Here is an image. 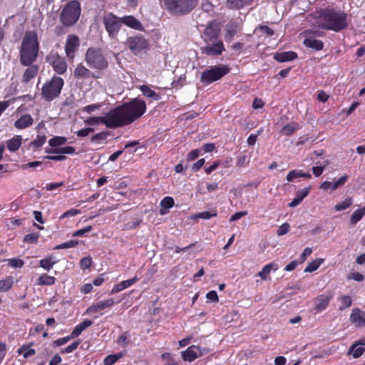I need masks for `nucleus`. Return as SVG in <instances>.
<instances>
[{"label": "nucleus", "instance_id": "nucleus-47", "mask_svg": "<svg viewBox=\"0 0 365 365\" xmlns=\"http://www.w3.org/2000/svg\"><path fill=\"white\" fill-rule=\"evenodd\" d=\"M256 31L262 34L266 35L267 36H272L274 34V31L272 29L266 25H260Z\"/></svg>", "mask_w": 365, "mask_h": 365}, {"label": "nucleus", "instance_id": "nucleus-44", "mask_svg": "<svg viewBox=\"0 0 365 365\" xmlns=\"http://www.w3.org/2000/svg\"><path fill=\"white\" fill-rule=\"evenodd\" d=\"M123 356V354L122 353L108 355L104 359L103 363L105 365H113Z\"/></svg>", "mask_w": 365, "mask_h": 365}, {"label": "nucleus", "instance_id": "nucleus-35", "mask_svg": "<svg viewBox=\"0 0 365 365\" xmlns=\"http://www.w3.org/2000/svg\"><path fill=\"white\" fill-rule=\"evenodd\" d=\"M365 215V206L356 210L350 217V224L351 225H355L358 222H359L363 217Z\"/></svg>", "mask_w": 365, "mask_h": 365}, {"label": "nucleus", "instance_id": "nucleus-14", "mask_svg": "<svg viewBox=\"0 0 365 365\" xmlns=\"http://www.w3.org/2000/svg\"><path fill=\"white\" fill-rule=\"evenodd\" d=\"M225 50L223 42L221 40L210 42L207 43V46L201 48L202 53L213 56L221 55Z\"/></svg>", "mask_w": 365, "mask_h": 365}, {"label": "nucleus", "instance_id": "nucleus-58", "mask_svg": "<svg viewBox=\"0 0 365 365\" xmlns=\"http://www.w3.org/2000/svg\"><path fill=\"white\" fill-rule=\"evenodd\" d=\"M95 131L94 128L92 127L84 128L76 132V135L78 137L83 138L88 136L90 133H92Z\"/></svg>", "mask_w": 365, "mask_h": 365}, {"label": "nucleus", "instance_id": "nucleus-42", "mask_svg": "<svg viewBox=\"0 0 365 365\" xmlns=\"http://www.w3.org/2000/svg\"><path fill=\"white\" fill-rule=\"evenodd\" d=\"M352 205V198L351 197H347L344 201L337 203L334 206V209L336 211H342L348 207H349Z\"/></svg>", "mask_w": 365, "mask_h": 365}, {"label": "nucleus", "instance_id": "nucleus-27", "mask_svg": "<svg viewBox=\"0 0 365 365\" xmlns=\"http://www.w3.org/2000/svg\"><path fill=\"white\" fill-rule=\"evenodd\" d=\"M137 281H138V278L136 277H135L132 279H128V280L122 281L113 287V288L110 291V294L119 292L130 287L134 283H135Z\"/></svg>", "mask_w": 365, "mask_h": 365}, {"label": "nucleus", "instance_id": "nucleus-33", "mask_svg": "<svg viewBox=\"0 0 365 365\" xmlns=\"http://www.w3.org/2000/svg\"><path fill=\"white\" fill-rule=\"evenodd\" d=\"M110 133L108 131H102L93 135L90 139V142L96 144L105 143Z\"/></svg>", "mask_w": 365, "mask_h": 365}, {"label": "nucleus", "instance_id": "nucleus-29", "mask_svg": "<svg viewBox=\"0 0 365 365\" xmlns=\"http://www.w3.org/2000/svg\"><path fill=\"white\" fill-rule=\"evenodd\" d=\"M22 138L21 135H15L6 141L7 149L10 152H15L19 149L21 145Z\"/></svg>", "mask_w": 365, "mask_h": 365}, {"label": "nucleus", "instance_id": "nucleus-30", "mask_svg": "<svg viewBox=\"0 0 365 365\" xmlns=\"http://www.w3.org/2000/svg\"><path fill=\"white\" fill-rule=\"evenodd\" d=\"M253 0H227V4L230 9H240L250 5Z\"/></svg>", "mask_w": 365, "mask_h": 365}, {"label": "nucleus", "instance_id": "nucleus-54", "mask_svg": "<svg viewBox=\"0 0 365 365\" xmlns=\"http://www.w3.org/2000/svg\"><path fill=\"white\" fill-rule=\"evenodd\" d=\"M217 215V212L216 210H212L211 212L205 211V212H199L198 214L195 215V217L207 220L211 217H216Z\"/></svg>", "mask_w": 365, "mask_h": 365}, {"label": "nucleus", "instance_id": "nucleus-26", "mask_svg": "<svg viewBox=\"0 0 365 365\" xmlns=\"http://www.w3.org/2000/svg\"><path fill=\"white\" fill-rule=\"evenodd\" d=\"M274 58L278 62H287L297 58V53L294 51H284L275 53Z\"/></svg>", "mask_w": 365, "mask_h": 365}, {"label": "nucleus", "instance_id": "nucleus-23", "mask_svg": "<svg viewBox=\"0 0 365 365\" xmlns=\"http://www.w3.org/2000/svg\"><path fill=\"white\" fill-rule=\"evenodd\" d=\"M364 345L365 341L363 339L354 344L349 347L348 354H352L354 358L361 356L365 351Z\"/></svg>", "mask_w": 365, "mask_h": 365}, {"label": "nucleus", "instance_id": "nucleus-2", "mask_svg": "<svg viewBox=\"0 0 365 365\" xmlns=\"http://www.w3.org/2000/svg\"><path fill=\"white\" fill-rule=\"evenodd\" d=\"M40 44L35 31H26L19 48V61L24 66L33 64L38 58Z\"/></svg>", "mask_w": 365, "mask_h": 365}, {"label": "nucleus", "instance_id": "nucleus-32", "mask_svg": "<svg viewBox=\"0 0 365 365\" xmlns=\"http://www.w3.org/2000/svg\"><path fill=\"white\" fill-rule=\"evenodd\" d=\"M238 29L236 24H230L227 26L226 32L225 34V39L227 42H230L233 40L235 36L237 34Z\"/></svg>", "mask_w": 365, "mask_h": 365}, {"label": "nucleus", "instance_id": "nucleus-37", "mask_svg": "<svg viewBox=\"0 0 365 365\" xmlns=\"http://www.w3.org/2000/svg\"><path fill=\"white\" fill-rule=\"evenodd\" d=\"M19 354H23L25 359L34 356L36 351L34 349L31 348V345H23L18 349Z\"/></svg>", "mask_w": 365, "mask_h": 365}, {"label": "nucleus", "instance_id": "nucleus-5", "mask_svg": "<svg viewBox=\"0 0 365 365\" xmlns=\"http://www.w3.org/2000/svg\"><path fill=\"white\" fill-rule=\"evenodd\" d=\"M81 14V4L77 0L68 1L60 14V21L66 27L74 26Z\"/></svg>", "mask_w": 365, "mask_h": 365}, {"label": "nucleus", "instance_id": "nucleus-46", "mask_svg": "<svg viewBox=\"0 0 365 365\" xmlns=\"http://www.w3.org/2000/svg\"><path fill=\"white\" fill-rule=\"evenodd\" d=\"M78 240H71L60 245H56L53 249L54 250H62V249H68L71 247H75L78 245Z\"/></svg>", "mask_w": 365, "mask_h": 365}, {"label": "nucleus", "instance_id": "nucleus-62", "mask_svg": "<svg viewBox=\"0 0 365 365\" xmlns=\"http://www.w3.org/2000/svg\"><path fill=\"white\" fill-rule=\"evenodd\" d=\"M79 344H80L79 341H76L73 342L71 344L68 346L66 348H65L64 349H62L61 353L62 354L71 353V352L73 351L74 350H76L78 348Z\"/></svg>", "mask_w": 365, "mask_h": 365}, {"label": "nucleus", "instance_id": "nucleus-64", "mask_svg": "<svg viewBox=\"0 0 365 365\" xmlns=\"http://www.w3.org/2000/svg\"><path fill=\"white\" fill-rule=\"evenodd\" d=\"M81 212L80 210L77 209H71L66 212H65L61 217V219H64L66 217L75 216Z\"/></svg>", "mask_w": 365, "mask_h": 365}, {"label": "nucleus", "instance_id": "nucleus-56", "mask_svg": "<svg viewBox=\"0 0 365 365\" xmlns=\"http://www.w3.org/2000/svg\"><path fill=\"white\" fill-rule=\"evenodd\" d=\"M162 359L166 361L164 365H179V363L172 357L170 353L163 354Z\"/></svg>", "mask_w": 365, "mask_h": 365}, {"label": "nucleus", "instance_id": "nucleus-61", "mask_svg": "<svg viewBox=\"0 0 365 365\" xmlns=\"http://www.w3.org/2000/svg\"><path fill=\"white\" fill-rule=\"evenodd\" d=\"M262 130H263L262 129H260L259 130L257 131V134L250 135V136L247 138V144L249 145H252V146L254 145L256 143L258 135H259L261 134Z\"/></svg>", "mask_w": 365, "mask_h": 365}, {"label": "nucleus", "instance_id": "nucleus-3", "mask_svg": "<svg viewBox=\"0 0 365 365\" xmlns=\"http://www.w3.org/2000/svg\"><path fill=\"white\" fill-rule=\"evenodd\" d=\"M160 3L170 15L183 16L194 10L198 4V0H160Z\"/></svg>", "mask_w": 365, "mask_h": 365}, {"label": "nucleus", "instance_id": "nucleus-22", "mask_svg": "<svg viewBox=\"0 0 365 365\" xmlns=\"http://www.w3.org/2000/svg\"><path fill=\"white\" fill-rule=\"evenodd\" d=\"M33 123L34 119L31 115L24 114L15 121L14 127L17 129L22 130L30 127L32 125Z\"/></svg>", "mask_w": 365, "mask_h": 365}, {"label": "nucleus", "instance_id": "nucleus-41", "mask_svg": "<svg viewBox=\"0 0 365 365\" xmlns=\"http://www.w3.org/2000/svg\"><path fill=\"white\" fill-rule=\"evenodd\" d=\"M14 284L13 278L9 277L5 279L0 281V292H7L9 291Z\"/></svg>", "mask_w": 365, "mask_h": 365}, {"label": "nucleus", "instance_id": "nucleus-45", "mask_svg": "<svg viewBox=\"0 0 365 365\" xmlns=\"http://www.w3.org/2000/svg\"><path fill=\"white\" fill-rule=\"evenodd\" d=\"M40 235L37 232L27 234L24 237V242L28 244H37Z\"/></svg>", "mask_w": 365, "mask_h": 365}, {"label": "nucleus", "instance_id": "nucleus-20", "mask_svg": "<svg viewBox=\"0 0 365 365\" xmlns=\"http://www.w3.org/2000/svg\"><path fill=\"white\" fill-rule=\"evenodd\" d=\"M115 302L113 299L110 298L103 301H100L97 303L93 304L88 309L86 312L88 314H93L98 312V311L103 310L107 308H110L113 306Z\"/></svg>", "mask_w": 365, "mask_h": 365}, {"label": "nucleus", "instance_id": "nucleus-43", "mask_svg": "<svg viewBox=\"0 0 365 365\" xmlns=\"http://www.w3.org/2000/svg\"><path fill=\"white\" fill-rule=\"evenodd\" d=\"M322 259H316L312 261L307 267L304 269V272H312L318 269V267L323 262Z\"/></svg>", "mask_w": 365, "mask_h": 365}, {"label": "nucleus", "instance_id": "nucleus-40", "mask_svg": "<svg viewBox=\"0 0 365 365\" xmlns=\"http://www.w3.org/2000/svg\"><path fill=\"white\" fill-rule=\"evenodd\" d=\"M54 282L55 278L51 275H41L37 279V283L39 285H51Z\"/></svg>", "mask_w": 365, "mask_h": 365}, {"label": "nucleus", "instance_id": "nucleus-50", "mask_svg": "<svg viewBox=\"0 0 365 365\" xmlns=\"http://www.w3.org/2000/svg\"><path fill=\"white\" fill-rule=\"evenodd\" d=\"M278 269V265L274 262H271L266 264L262 269L257 274H269L271 271H277Z\"/></svg>", "mask_w": 365, "mask_h": 365}, {"label": "nucleus", "instance_id": "nucleus-63", "mask_svg": "<svg viewBox=\"0 0 365 365\" xmlns=\"http://www.w3.org/2000/svg\"><path fill=\"white\" fill-rule=\"evenodd\" d=\"M81 267L83 269H88L92 264V258L90 257H83L80 262Z\"/></svg>", "mask_w": 365, "mask_h": 365}, {"label": "nucleus", "instance_id": "nucleus-38", "mask_svg": "<svg viewBox=\"0 0 365 365\" xmlns=\"http://www.w3.org/2000/svg\"><path fill=\"white\" fill-rule=\"evenodd\" d=\"M338 300L341 302L340 306L339 307V309L342 311L352 304V300L349 296L342 295L338 298Z\"/></svg>", "mask_w": 365, "mask_h": 365}, {"label": "nucleus", "instance_id": "nucleus-16", "mask_svg": "<svg viewBox=\"0 0 365 365\" xmlns=\"http://www.w3.org/2000/svg\"><path fill=\"white\" fill-rule=\"evenodd\" d=\"M348 179L349 176L347 175H344L341 176L338 180L334 178L332 182L324 181L319 185V188L324 191H327L329 190L331 191H334L338 188L343 187L348 181Z\"/></svg>", "mask_w": 365, "mask_h": 365}, {"label": "nucleus", "instance_id": "nucleus-53", "mask_svg": "<svg viewBox=\"0 0 365 365\" xmlns=\"http://www.w3.org/2000/svg\"><path fill=\"white\" fill-rule=\"evenodd\" d=\"M301 175H302V170H292L289 172L286 179L288 182H292L295 178H301Z\"/></svg>", "mask_w": 365, "mask_h": 365}, {"label": "nucleus", "instance_id": "nucleus-19", "mask_svg": "<svg viewBox=\"0 0 365 365\" xmlns=\"http://www.w3.org/2000/svg\"><path fill=\"white\" fill-rule=\"evenodd\" d=\"M350 321L356 327H365V312L359 308L353 309L350 315Z\"/></svg>", "mask_w": 365, "mask_h": 365}, {"label": "nucleus", "instance_id": "nucleus-34", "mask_svg": "<svg viewBox=\"0 0 365 365\" xmlns=\"http://www.w3.org/2000/svg\"><path fill=\"white\" fill-rule=\"evenodd\" d=\"M93 324L92 321L89 319H86L77 325L74 329L73 330L71 334L72 336L76 337L81 334V332L85 330L86 328L91 326Z\"/></svg>", "mask_w": 365, "mask_h": 365}, {"label": "nucleus", "instance_id": "nucleus-25", "mask_svg": "<svg viewBox=\"0 0 365 365\" xmlns=\"http://www.w3.org/2000/svg\"><path fill=\"white\" fill-rule=\"evenodd\" d=\"M27 67L22 76V82L26 83L36 76L38 72V66L37 65L31 64Z\"/></svg>", "mask_w": 365, "mask_h": 365}, {"label": "nucleus", "instance_id": "nucleus-15", "mask_svg": "<svg viewBox=\"0 0 365 365\" xmlns=\"http://www.w3.org/2000/svg\"><path fill=\"white\" fill-rule=\"evenodd\" d=\"M73 76L76 79L81 80H87L91 78L97 79L101 77V76L97 74L96 71H92L82 63L77 65L74 69Z\"/></svg>", "mask_w": 365, "mask_h": 365}, {"label": "nucleus", "instance_id": "nucleus-11", "mask_svg": "<svg viewBox=\"0 0 365 365\" xmlns=\"http://www.w3.org/2000/svg\"><path fill=\"white\" fill-rule=\"evenodd\" d=\"M125 45L135 55L139 54L144 50H148L150 47L148 41L140 34L127 38Z\"/></svg>", "mask_w": 365, "mask_h": 365}, {"label": "nucleus", "instance_id": "nucleus-8", "mask_svg": "<svg viewBox=\"0 0 365 365\" xmlns=\"http://www.w3.org/2000/svg\"><path fill=\"white\" fill-rule=\"evenodd\" d=\"M230 71V68L227 65L212 66L201 73L200 81L203 86H208L220 80Z\"/></svg>", "mask_w": 365, "mask_h": 365}, {"label": "nucleus", "instance_id": "nucleus-1", "mask_svg": "<svg viewBox=\"0 0 365 365\" xmlns=\"http://www.w3.org/2000/svg\"><path fill=\"white\" fill-rule=\"evenodd\" d=\"M317 14L321 29L339 32L349 26L347 14L336 8L321 9Z\"/></svg>", "mask_w": 365, "mask_h": 365}, {"label": "nucleus", "instance_id": "nucleus-21", "mask_svg": "<svg viewBox=\"0 0 365 365\" xmlns=\"http://www.w3.org/2000/svg\"><path fill=\"white\" fill-rule=\"evenodd\" d=\"M120 19L122 25L125 24V26L137 31L144 30V27L142 24L133 16H124L120 17Z\"/></svg>", "mask_w": 365, "mask_h": 365}, {"label": "nucleus", "instance_id": "nucleus-13", "mask_svg": "<svg viewBox=\"0 0 365 365\" xmlns=\"http://www.w3.org/2000/svg\"><path fill=\"white\" fill-rule=\"evenodd\" d=\"M80 46V39L75 34L68 36L65 43V53L69 59H73Z\"/></svg>", "mask_w": 365, "mask_h": 365}, {"label": "nucleus", "instance_id": "nucleus-39", "mask_svg": "<svg viewBox=\"0 0 365 365\" xmlns=\"http://www.w3.org/2000/svg\"><path fill=\"white\" fill-rule=\"evenodd\" d=\"M67 138L63 136H55L48 140V144L51 147H58L66 144Z\"/></svg>", "mask_w": 365, "mask_h": 365}, {"label": "nucleus", "instance_id": "nucleus-4", "mask_svg": "<svg viewBox=\"0 0 365 365\" xmlns=\"http://www.w3.org/2000/svg\"><path fill=\"white\" fill-rule=\"evenodd\" d=\"M85 61L97 74L107 70L109 66L108 60L101 48H88L85 54Z\"/></svg>", "mask_w": 365, "mask_h": 365}, {"label": "nucleus", "instance_id": "nucleus-17", "mask_svg": "<svg viewBox=\"0 0 365 365\" xmlns=\"http://www.w3.org/2000/svg\"><path fill=\"white\" fill-rule=\"evenodd\" d=\"M205 349H201L197 346H189L185 351H182L181 355L184 361H192L195 359L202 356L204 354Z\"/></svg>", "mask_w": 365, "mask_h": 365}, {"label": "nucleus", "instance_id": "nucleus-31", "mask_svg": "<svg viewBox=\"0 0 365 365\" xmlns=\"http://www.w3.org/2000/svg\"><path fill=\"white\" fill-rule=\"evenodd\" d=\"M140 90L143 93V94L148 98H150L154 101H158L160 99V95L157 93L153 90H152L147 85L140 86Z\"/></svg>", "mask_w": 365, "mask_h": 365}, {"label": "nucleus", "instance_id": "nucleus-59", "mask_svg": "<svg viewBox=\"0 0 365 365\" xmlns=\"http://www.w3.org/2000/svg\"><path fill=\"white\" fill-rule=\"evenodd\" d=\"M289 224L287 222L283 223L281 226L279 227L277 234L278 236H282L287 234L289 231Z\"/></svg>", "mask_w": 365, "mask_h": 365}, {"label": "nucleus", "instance_id": "nucleus-49", "mask_svg": "<svg viewBox=\"0 0 365 365\" xmlns=\"http://www.w3.org/2000/svg\"><path fill=\"white\" fill-rule=\"evenodd\" d=\"M54 264L55 261H53V258L51 257L42 259L40 261V266L47 271H48Z\"/></svg>", "mask_w": 365, "mask_h": 365}, {"label": "nucleus", "instance_id": "nucleus-9", "mask_svg": "<svg viewBox=\"0 0 365 365\" xmlns=\"http://www.w3.org/2000/svg\"><path fill=\"white\" fill-rule=\"evenodd\" d=\"M105 125L108 128H118L129 125L127 118L120 106H118L104 115Z\"/></svg>", "mask_w": 365, "mask_h": 365}, {"label": "nucleus", "instance_id": "nucleus-10", "mask_svg": "<svg viewBox=\"0 0 365 365\" xmlns=\"http://www.w3.org/2000/svg\"><path fill=\"white\" fill-rule=\"evenodd\" d=\"M102 23L109 38L111 40H117L118 34L122 27L120 17L112 12H108L103 15Z\"/></svg>", "mask_w": 365, "mask_h": 365}, {"label": "nucleus", "instance_id": "nucleus-51", "mask_svg": "<svg viewBox=\"0 0 365 365\" xmlns=\"http://www.w3.org/2000/svg\"><path fill=\"white\" fill-rule=\"evenodd\" d=\"M160 205L163 209H170L174 205V200L172 197H165L160 202Z\"/></svg>", "mask_w": 365, "mask_h": 365}, {"label": "nucleus", "instance_id": "nucleus-48", "mask_svg": "<svg viewBox=\"0 0 365 365\" xmlns=\"http://www.w3.org/2000/svg\"><path fill=\"white\" fill-rule=\"evenodd\" d=\"M46 135H37L36 138L31 142V146L35 148H39L46 143Z\"/></svg>", "mask_w": 365, "mask_h": 365}, {"label": "nucleus", "instance_id": "nucleus-28", "mask_svg": "<svg viewBox=\"0 0 365 365\" xmlns=\"http://www.w3.org/2000/svg\"><path fill=\"white\" fill-rule=\"evenodd\" d=\"M330 301V297L327 295H320L314 300L315 310L322 312L327 308Z\"/></svg>", "mask_w": 365, "mask_h": 365}, {"label": "nucleus", "instance_id": "nucleus-36", "mask_svg": "<svg viewBox=\"0 0 365 365\" xmlns=\"http://www.w3.org/2000/svg\"><path fill=\"white\" fill-rule=\"evenodd\" d=\"M84 123L89 126H94L98 125L99 123H103L105 125L104 115L89 117L84 120Z\"/></svg>", "mask_w": 365, "mask_h": 365}, {"label": "nucleus", "instance_id": "nucleus-7", "mask_svg": "<svg viewBox=\"0 0 365 365\" xmlns=\"http://www.w3.org/2000/svg\"><path fill=\"white\" fill-rule=\"evenodd\" d=\"M63 85L64 81L61 77L53 76L43 85L41 91L42 98L46 101H52L60 96Z\"/></svg>", "mask_w": 365, "mask_h": 365}, {"label": "nucleus", "instance_id": "nucleus-12", "mask_svg": "<svg viewBox=\"0 0 365 365\" xmlns=\"http://www.w3.org/2000/svg\"><path fill=\"white\" fill-rule=\"evenodd\" d=\"M47 62L52 66L53 71L58 75H63L67 71V63L63 57L57 52L51 51L46 57Z\"/></svg>", "mask_w": 365, "mask_h": 365}, {"label": "nucleus", "instance_id": "nucleus-55", "mask_svg": "<svg viewBox=\"0 0 365 365\" xmlns=\"http://www.w3.org/2000/svg\"><path fill=\"white\" fill-rule=\"evenodd\" d=\"M8 265L15 268H21L24 266V262L21 259L11 258L7 260Z\"/></svg>", "mask_w": 365, "mask_h": 365}, {"label": "nucleus", "instance_id": "nucleus-57", "mask_svg": "<svg viewBox=\"0 0 365 365\" xmlns=\"http://www.w3.org/2000/svg\"><path fill=\"white\" fill-rule=\"evenodd\" d=\"M310 190V186L302 190H299L296 192V197L302 201L309 194Z\"/></svg>", "mask_w": 365, "mask_h": 365}, {"label": "nucleus", "instance_id": "nucleus-24", "mask_svg": "<svg viewBox=\"0 0 365 365\" xmlns=\"http://www.w3.org/2000/svg\"><path fill=\"white\" fill-rule=\"evenodd\" d=\"M304 45L315 51H321L324 48V43L313 36H307L304 40Z\"/></svg>", "mask_w": 365, "mask_h": 365}, {"label": "nucleus", "instance_id": "nucleus-60", "mask_svg": "<svg viewBox=\"0 0 365 365\" xmlns=\"http://www.w3.org/2000/svg\"><path fill=\"white\" fill-rule=\"evenodd\" d=\"M75 151V148L72 146L58 148V154H73Z\"/></svg>", "mask_w": 365, "mask_h": 365}, {"label": "nucleus", "instance_id": "nucleus-52", "mask_svg": "<svg viewBox=\"0 0 365 365\" xmlns=\"http://www.w3.org/2000/svg\"><path fill=\"white\" fill-rule=\"evenodd\" d=\"M296 123H289L284 125L282 128V132L286 135H291L297 129Z\"/></svg>", "mask_w": 365, "mask_h": 365}, {"label": "nucleus", "instance_id": "nucleus-6", "mask_svg": "<svg viewBox=\"0 0 365 365\" xmlns=\"http://www.w3.org/2000/svg\"><path fill=\"white\" fill-rule=\"evenodd\" d=\"M120 106L129 125L140 118L146 111L145 102L137 98L123 103Z\"/></svg>", "mask_w": 365, "mask_h": 365}, {"label": "nucleus", "instance_id": "nucleus-18", "mask_svg": "<svg viewBox=\"0 0 365 365\" xmlns=\"http://www.w3.org/2000/svg\"><path fill=\"white\" fill-rule=\"evenodd\" d=\"M219 29L212 24H209L204 30L202 37L204 41L209 43L217 41Z\"/></svg>", "mask_w": 365, "mask_h": 365}]
</instances>
